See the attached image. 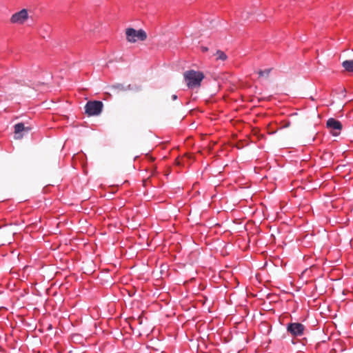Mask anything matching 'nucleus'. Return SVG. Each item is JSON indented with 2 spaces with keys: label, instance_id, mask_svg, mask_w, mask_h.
Segmentation results:
<instances>
[{
  "label": "nucleus",
  "instance_id": "obj_1",
  "mask_svg": "<svg viewBox=\"0 0 353 353\" xmlns=\"http://www.w3.org/2000/svg\"><path fill=\"white\" fill-rule=\"evenodd\" d=\"M184 80L188 88L194 89L201 86L205 76L201 71L190 70L184 72Z\"/></svg>",
  "mask_w": 353,
  "mask_h": 353
},
{
  "label": "nucleus",
  "instance_id": "obj_2",
  "mask_svg": "<svg viewBox=\"0 0 353 353\" xmlns=\"http://www.w3.org/2000/svg\"><path fill=\"white\" fill-rule=\"evenodd\" d=\"M126 40L130 43H136L143 41L147 39L146 32L142 30H135L132 28H128L125 30Z\"/></svg>",
  "mask_w": 353,
  "mask_h": 353
},
{
  "label": "nucleus",
  "instance_id": "obj_3",
  "mask_svg": "<svg viewBox=\"0 0 353 353\" xmlns=\"http://www.w3.org/2000/svg\"><path fill=\"white\" fill-rule=\"evenodd\" d=\"M30 15L27 9H21L13 13L10 18V23L16 26H23L29 19Z\"/></svg>",
  "mask_w": 353,
  "mask_h": 353
},
{
  "label": "nucleus",
  "instance_id": "obj_4",
  "mask_svg": "<svg viewBox=\"0 0 353 353\" xmlns=\"http://www.w3.org/2000/svg\"><path fill=\"white\" fill-rule=\"evenodd\" d=\"M103 108V103L99 101H88L85 106V112L88 116H94L99 114Z\"/></svg>",
  "mask_w": 353,
  "mask_h": 353
},
{
  "label": "nucleus",
  "instance_id": "obj_5",
  "mask_svg": "<svg viewBox=\"0 0 353 353\" xmlns=\"http://www.w3.org/2000/svg\"><path fill=\"white\" fill-rule=\"evenodd\" d=\"M305 329V326L300 323H290L287 325V331L294 337L303 336Z\"/></svg>",
  "mask_w": 353,
  "mask_h": 353
},
{
  "label": "nucleus",
  "instance_id": "obj_6",
  "mask_svg": "<svg viewBox=\"0 0 353 353\" xmlns=\"http://www.w3.org/2000/svg\"><path fill=\"white\" fill-rule=\"evenodd\" d=\"M327 127L330 130L333 136H338L342 130L341 123L334 118H330L327 120Z\"/></svg>",
  "mask_w": 353,
  "mask_h": 353
},
{
  "label": "nucleus",
  "instance_id": "obj_7",
  "mask_svg": "<svg viewBox=\"0 0 353 353\" xmlns=\"http://www.w3.org/2000/svg\"><path fill=\"white\" fill-rule=\"evenodd\" d=\"M14 128L16 139L21 138V136L19 135V134H20L21 132L25 130L28 131L30 130V128H26L23 123H19L15 124Z\"/></svg>",
  "mask_w": 353,
  "mask_h": 353
},
{
  "label": "nucleus",
  "instance_id": "obj_8",
  "mask_svg": "<svg viewBox=\"0 0 353 353\" xmlns=\"http://www.w3.org/2000/svg\"><path fill=\"white\" fill-rule=\"evenodd\" d=\"M342 65L345 70L353 72V60L344 61Z\"/></svg>",
  "mask_w": 353,
  "mask_h": 353
},
{
  "label": "nucleus",
  "instance_id": "obj_9",
  "mask_svg": "<svg viewBox=\"0 0 353 353\" xmlns=\"http://www.w3.org/2000/svg\"><path fill=\"white\" fill-rule=\"evenodd\" d=\"M216 60H221L222 61H224L228 59V56L226 55V54L221 50L216 51Z\"/></svg>",
  "mask_w": 353,
  "mask_h": 353
},
{
  "label": "nucleus",
  "instance_id": "obj_10",
  "mask_svg": "<svg viewBox=\"0 0 353 353\" xmlns=\"http://www.w3.org/2000/svg\"><path fill=\"white\" fill-rule=\"evenodd\" d=\"M270 69H266L265 70H259L258 74L259 77H268L270 72Z\"/></svg>",
  "mask_w": 353,
  "mask_h": 353
},
{
  "label": "nucleus",
  "instance_id": "obj_11",
  "mask_svg": "<svg viewBox=\"0 0 353 353\" xmlns=\"http://www.w3.org/2000/svg\"><path fill=\"white\" fill-rule=\"evenodd\" d=\"M201 49H202L203 52H206L208 50V48H206V47H202Z\"/></svg>",
  "mask_w": 353,
  "mask_h": 353
},
{
  "label": "nucleus",
  "instance_id": "obj_12",
  "mask_svg": "<svg viewBox=\"0 0 353 353\" xmlns=\"http://www.w3.org/2000/svg\"><path fill=\"white\" fill-rule=\"evenodd\" d=\"M172 99H176V95H173V96H172Z\"/></svg>",
  "mask_w": 353,
  "mask_h": 353
}]
</instances>
